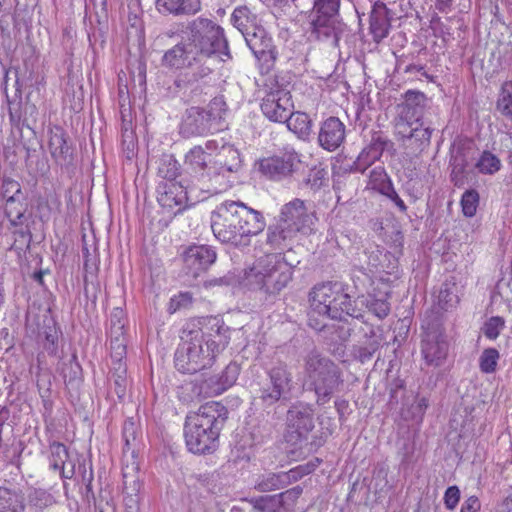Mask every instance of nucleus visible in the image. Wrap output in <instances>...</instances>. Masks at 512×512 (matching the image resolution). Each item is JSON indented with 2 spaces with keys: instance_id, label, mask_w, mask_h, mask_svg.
I'll return each instance as SVG.
<instances>
[{
  "instance_id": "2f4dec72",
  "label": "nucleus",
  "mask_w": 512,
  "mask_h": 512,
  "mask_svg": "<svg viewBox=\"0 0 512 512\" xmlns=\"http://www.w3.org/2000/svg\"><path fill=\"white\" fill-rule=\"evenodd\" d=\"M117 336L110 340L111 349V377L127 378V367L123 359L126 356V344L121 338V326L116 329Z\"/></svg>"
},
{
  "instance_id": "79ce46f5",
  "label": "nucleus",
  "mask_w": 512,
  "mask_h": 512,
  "mask_svg": "<svg viewBox=\"0 0 512 512\" xmlns=\"http://www.w3.org/2000/svg\"><path fill=\"white\" fill-rule=\"evenodd\" d=\"M158 174L167 182H175L180 174V164L172 155H165L160 160Z\"/></svg>"
},
{
  "instance_id": "8fccbe9b",
  "label": "nucleus",
  "mask_w": 512,
  "mask_h": 512,
  "mask_svg": "<svg viewBox=\"0 0 512 512\" xmlns=\"http://www.w3.org/2000/svg\"><path fill=\"white\" fill-rule=\"evenodd\" d=\"M29 501L39 509L48 508L56 503L54 496L41 488H36L29 494Z\"/></svg>"
},
{
  "instance_id": "dca6fc26",
  "label": "nucleus",
  "mask_w": 512,
  "mask_h": 512,
  "mask_svg": "<svg viewBox=\"0 0 512 512\" xmlns=\"http://www.w3.org/2000/svg\"><path fill=\"white\" fill-rule=\"evenodd\" d=\"M278 219L293 228L295 233L303 235L311 233L314 224V216L307 211L305 202L298 198L282 207Z\"/></svg>"
},
{
  "instance_id": "6e6552de",
  "label": "nucleus",
  "mask_w": 512,
  "mask_h": 512,
  "mask_svg": "<svg viewBox=\"0 0 512 512\" xmlns=\"http://www.w3.org/2000/svg\"><path fill=\"white\" fill-rule=\"evenodd\" d=\"M214 361V354L204 345L201 331L196 330H190L182 337L174 355L175 367L183 374H195L210 368Z\"/></svg>"
},
{
  "instance_id": "20e7f679",
  "label": "nucleus",
  "mask_w": 512,
  "mask_h": 512,
  "mask_svg": "<svg viewBox=\"0 0 512 512\" xmlns=\"http://www.w3.org/2000/svg\"><path fill=\"white\" fill-rule=\"evenodd\" d=\"M225 407L208 402L186 416L184 437L188 450L194 454H210L219 445V435L225 421Z\"/></svg>"
},
{
  "instance_id": "09e8293b",
  "label": "nucleus",
  "mask_w": 512,
  "mask_h": 512,
  "mask_svg": "<svg viewBox=\"0 0 512 512\" xmlns=\"http://www.w3.org/2000/svg\"><path fill=\"white\" fill-rule=\"evenodd\" d=\"M504 328V318L501 316H492L484 322L481 331L489 340H496Z\"/></svg>"
},
{
  "instance_id": "3c124183",
  "label": "nucleus",
  "mask_w": 512,
  "mask_h": 512,
  "mask_svg": "<svg viewBox=\"0 0 512 512\" xmlns=\"http://www.w3.org/2000/svg\"><path fill=\"white\" fill-rule=\"evenodd\" d=\"M479 204V194L476 190H467L461 198V206L463 214L467 217H472L476 214Z\"/></svg>"
},
{
  "instance_id": "cd10ccee",
  "label": "nucleus",
  "mask_w": 512,
  "mask_h": 512,
  "mask_svg": "<svg viewBox=\"0 0 512 512\" xmlns=\"http://www.w3.org/2000/svg\"><path fill=\"white\" fill-rule=\"evenodd\" d=\"M240 365L236 362L229 363L220 376H213L204 382L206 392L211 395H219L230 388L238 379Z\"/></svg>"
},
{
  "instance_id": "0e129e2a",
  "label": "nucleus",
  "mask_w": 512,
  "mask_h": 512,
  "mask_svg": "<svg viewBox=\"0 0 512 512\" xmlns=\"http://www.w3.org/2000/svg\"><path fill=\"white\" fill-rule=\"evenodd\" d=\"M480 501L476 496H470L462 505L461 512H479Z\"/></svg>"
},
{
  "instance_id": "a878e982",
  "label": "nucleus",
  "mask_w": 512,
  "mask_h": 512,
  "mask_svg": "<svg viewBox=\"0 0 512 512\" xmlns=\"http://www.w3.org/2000/svg\"><path fill=\"white\" fill-rule=\"evenodd\" d=\"M233 174L235 173L214 161L206 171V177L201 178L199 182L206 185L209 192L220 193L231 187Z\"/></svg>"
},
{
  "instance_id": "2eb2a0df",
  "label": "nucleus",
  "mask_w": 512,
  "mask_h": 512,
  "mask_svg": "<svg viewBox=\"0 0 512 512\" xmlns=\"http://www.w3.org/2000/svg\"><path fill=\"white\" fill-rule=\"evenodd\" d=\"M243 37L254 56L263 62L266 69H270L277 59V51L272 37L264 27L258 25L251 31L246 32Z\"/></svg>"
},
{
  "instance_id": "473e14b6",
  "label": "nucleus",
  "mask_w": 512,
  "mask_h": 512,
  "mask_svg": "<svg viewBox=\"0 0 512 512\" xmlns=\"http://www.w3.org/2000/svg\"><path fill=\"white\" fill-rule=\"evenodd\" d=\"M296 236L293 228L278 219L276 224L268 227L267 243L275 250H283L290 246Z\"/></svg>"
},
{
  "instance_id": "774afa93",
  "label": "nucleus",
  "mask_w": 512,
  "mask_h": 512,
  "mask_svg": "<svg viewBox=\"0 0 512 512\" xmlns=\"http://www.w3.org/2000/svg\"><path fill=\"white\" fill-rule=\"evenodd\" d=\"M496 512H512V496H508L498 505Z\"/></svg>"
},
{
  "instance_id": "37998d69",
  "label": "nucleus",
  "mask_w": 512,
  "mask_h": 512,
  "mask_svg": "<svg viewBox=\"0 0 512 512\" xmlns=\"http://www.w3.org/2000/svg\"><path fill=\"white\" fill-rule=\"evenodd\" d=\"M368 178V186L381 194H383L392 185L390 178L382 166L374 167L370 171Z\"/></svg>"
},
{
  "instance_id": "f704fd0d",
  "label": "nucleus",
  "mask_w": 512,
  "mask_h": 512,
  "mask_svg": "<svg viewBox=\"0 0 512 512\" xmlns=\"http://www.w3.org/2000/svg\"><path fill=\"white\" fill-rule=\"evenodd\" d=\"M230 21L243 36L259 25L257 15L247 5L235 7Z\"/></svg>"
},
{
  "instance_id": "6ab92c4d",
  "label": "nucleus",
  "mask_w": 512,
  "mask_h": 512,
  "mask_svg": "<svg viewBox=\"0 0 512 512\" xmlns=\"http://www.w3.org/2000/svg\"><path fill=\"white\" fill-rule=\"evenodd\" d=\"M314 410L303 402L293 404L287 411V427L296 438L306 436L314 428Z\"/></svg>"
},
{
  "instance_id": "a211bd4d",
  "label": "nucleus",
  "mask_w": 512,
  "mask_h": 512,
  "mask_svg": "<svg viewBox=\"0 0 512 512\" xmlns=\"http://www.w3.org/2000/svg\"><path fill=\"white\" fill-rule=\"evenodd\" d=\"M216 251L208 245H192L183 253V265L187 275L197 278L216 261Z\"/></svg>"
},
{
  "instance_id": "412c9836",
  "label": "nucleus",
  "mask_w": 512,
  "mask_h": 512,
  "mask_svg": "<svg viewBox=\"0 0 512 512\" xmlns=\"http://www.w3.org/2000/svg\"><path fill=\"white\" fill-rule=\"evenodd\" d=\"M205 109L200 107L188 108L180 124V133L184 137L202 136L215 130V127L209 121Z\"/></svg>"
},
{
  "instance_id": "7c9ffc66",
  "label": "nucleus",
  "mask_w": 512,
  "mask_h": 512,
  "mask_svg": "<svg viewBox=\"0 0 512 512\" xmlns=\"http://www.w3.org/2000/svg\"><path fill=\"white\" fill-rule=\"evenodd\" d=\"M209 157L210 154L200 145L194 146L185 155L184 164L198 181L206 177V171L210 166Z\"/></svg>"
},
{
  "instance_id": "a19ab883",
  "label": "nucleus",
  "mask_w": 512,
  "mask_h": 512,
  "mask_svg": "<svg viewBox=\"0 0 512 512\" xmlns=\"http://www.w3.org/2000/svg\"><path fill=\"white\" fill-rule=\"evenodd\" d=\"M209 121L215 127V130L221 129V122L227 113V104L223 96L214 97L205 109Z\"/></svg>"
},
{
  "instance_id": "4c0bfd02",
  "label": "nucleus",
  "mask_w": 512,
  "mask_h": 512,
  "mask_svg": "<svg viewBox=\"0 0 512 512\" xmlns=\"http://www.w3.org/2000/svg\"><path fill=\"white\" fill-rule=\"evenodd\" d=\"M289 483L287 473H266L259 476L255 482V489L259 492H269L284 488Z\"/></svg>"
},
{
  "instance_id": "f3484780",
  "label": "nucleus",
  "mask_w": 512,
  "mask_h": 512,
  "mask_svg": "<svg viewBox=\"0 0 512 512\" xmlns=\"http://www.w3.org/2000/svg\"><path fill=\"white\" fill-rule=\"evenodd\" d=\"M197 331H201L204 345L214 354V359L228 346L230 342V328L217 317L204 320V324Z\"/></svg>"
},
{
  "instance_id": "393cba45",
  "label": "nucleus",
  "mask_w": 512,
  "mask_h": 512,
  "mask_svg": "<svg viewBox=\"0 0 512 512\" xmlns=\"http://www.w3.org/2000/svg\"><path fill=\"white\" fill-rule=\"evenodd\" d=\"M367 265L372 273L393 274L398 268V260L388 251L374 245L365 251Z\"/></svg>"
},
{
  "instance_id": "a18cd8bd",
  "label": "nucleus",
  "mask_w": 512,
  "mask_h": 512,
  "mask_svg": "<svg viewBox=\"0 0 512 512\" xmlns=\"http://www.w3.org/2000/svg\"><path fill=\"white\" fill-rule=\"evenodd\" d=\"M497 109L502 115L512 120V81L505 82L497 100Z\"/></svg>"
},
{
  "instance_id": "ea45409f",
  "label": "nucleus",
  "mask_w": 512,
  "mask_h": 512,
  "mask_svg": "<svg viewBox=\"0 0 512 512\" xmlns=\"http://www.w3.org/2000/svg\"><path fill=\"white\" fill-rule=\"evenodd\" d=\"M219 165L228 171L237 173L241 168V157L239 151L231 145H223L215 160Z\"/></svg>"
},
{
  "instance_id": "bf43d9fd",
  "label": "nucleus",
  "mask_w": 512,
  "mask_h": 512,
  "mask_svg": "<svg viewBox=\"0 0 512 512\" xmlns=\"http://www.w3.org/2000/svg\"><path fill=\"white\" fill-rule=\"evenodd\" d=\"M302 492L303 489L300 486H295L289 490H286L285 492L280 493L279 495H276V498L280 500V504H285L289 501L294 502L300 497Z\"/></svg>"
},
{
  "instance_id": "69168bd1",
  "label": "nucleus",
  "mask_w": 512,
  "mask_h": 512,
  "mask_svg": "<svg viewBox=\"0 0 512 512\" xmlns=\"http://www.w3.org/2000/svg\"><path fill=\"white\" fill-rule=\"evenodd\" d=\"M324 179L323 170L317 169L313 170L307 179V183L311 185L312 188H319L322 185Z\"/></svg>"
},
{
  "instance_id": "338daca9",
  "label": "nucleus",
  "mask_w": 512,
  "mask_h": 512,
  "mask_svg": "<svg viewBox=\"0 0 512 512\" xmlns=\"http://www.w3.org/2000/svg\"><path fill=\"white\" fill-rule=\"evenodd\" d=\"M45 338L47 341V344L45 345V349L51 354L55 353V351H56L55 343L58 338L57 332L56 331L46 332Z\"/></svg>"
},
{
  "instance_id": "72a5a7b5",
  "label": "nucleus",
  "mask_w": 512,
  "mask_h": 512,
  "mask_svg": "<svg viewBox=\"0 0 512 512\" xmlns=\"http://www.w3.org/2000/svg\"><path fill=\"white\" fill-rule=\"evenodd\" d=\"M312 35L318 40H330L333 44H337L338 32L335 27V16L317 14L312 21Z\"/></svg>"
},
{
  "instance_id": "c85d7f7f",
  "label": "nucleus",
  "mask_w": 512,
  "mask_h": 512,
  "mask_svg": "<svg viewBox=\"0 0 512 512\" xmlns=\"http://www.w3.org/2000/svg\"><path fill=\"white\" fill-rule=\"evenodd\" d=\"M48 147L51 156L56 162L68 163L72 156L71 147L67 143L66 133L60 126H54L49 129Z\"/></svg>"
},
{
  "instance_id": "603ef678",
  "label": "nucleus",
  "mask_w": 512,
  "mask_h": 512,
  "mask_svg": "<svg viewBox=\"0 0 512 512\" xmlns=\"http://www.w3.org/2000/svg\"><path fill=\"white\" fill-rule=\"evenodd\" d=\"M459 302L457 294L453 291V287L444 285L438 294V305L443 310H449L455 307Z\"/></svg>"
},
{
  "instance_id": "423d86ee",
  "label": "nucleus",
  "mask_w": 512,
  "mask_h": 512,
  "mask_svg": "<svg viewBox=\"0 0 512 512\" xmlns=\"http://www.w3.org/2000/svg\"><path fill=\"white\" fill-rule=\"evenodd\" d=\"M292 278L291 268L280 254H268L258 258L244 271L242 283L250 290L265 294L279 293Z\"/></svg>"
},
{
  "instance_id": "c756f323",
  "label": "nucleus",
  "mask_w": 512,
  "mask_h": 512,
  "mask_svg": "<svg viewBox=\"0 0 512 512\" xmlns=\"http://www.w3.org/2000/svg\"><path fill=\"white\" fill-rule=\"evenodd\" d=\"M50 466L53 470L60 471L65 479H71L75 474V464L69 461L67 447L60 442L50 445Z\"/></svg>"
},
{
  "instance_id": "9d476101",
  "label": "nucleus",
  "mask_w": 512,
  "mask_h": 512,
  "mask_svg": "<svg viewBox=\"0 0 512 512\" xmlns=\"http://www.w3.org/2000/svg\"><path fill=\"white\" fill-rule=\"evenodd\" d=\"M396 134L406 147H428L433 129L419 116L415 107L406 104L395 123Z\"/></svg>"
},
{
  "instance_id": "39448f33",
  "label": "nucleus",
  "mask_w": 512,
  "mask_h": 512,
  "mask_svg": "<svg viewBox=\"0 0 512 512\" xmlns=\"http://www.w3.org/2000/svg\"><path fill=\"white\" fill-rule=\"evenodd\" d=\"M303 373L305 384L316 394L318 405L328 403L344 383L339 365L317 350L304 356Z\"/></svg>"
},
{
  "instance_id": "13d9d810",
  "label": "nucleus",
  "mask_w": 512,
  "mask_h": 512,
  "mask_svg": "<svg viewBox=\"0 0 512 512\" xmlns=\"http://www.w3.org/2000/svg\"><path fill=\"white\" fill-rule=\"evenodd\" d=\"M427 407H428V402L425 398L417 399L411 406L412 415L411 416L405 415V418L406 419L411 418V419H414L417 421L421 420Z\"/></svg>"
},
{
  "instance_id": "bb28decb",
  "label": "nucleus",
  "mask_w": 512,
  "mask_h": 512,
  "mask_svg": "<svg viewBox=\"0 0 512 512\" xmlns=\"http://www.w3.org/2000/svg\"><path fill=\"white\" fill-rule=\"evenodd\" d=\"M155 6L164 16H190L201 10V0H156Z\"/></svg>"
},
{
  "instance_id": "680f3d73",
  "label": "nucleus",
  "mask_w": 512,
  "mask_h": 512,
  "mask_svg": "<svg viewBox=\"0 0 512 512\" xmlns=\"http://www.w3.org/2000/svg\"><path fill=\"white\" fill-rule=\"evenodd\" d=\"M114 384V392L118 396L119 400H122L126 395V390L128 387V379L127 378H118L111 377Z\"/></svg>"
},
{
  "instance_id": "1a4fd4ad",
  "label": "nucleus",
  "mask_w": 512,
  "mask_h": 512,
  "mask_svg": "<svg viewBox=\"0 0 512 512\" xmlns=\"http://www.w3.org/2000/svg\"><path fill=\"white\" fill-rule=\"evenodd\" d=\"M288 83L277 75L269 77L265 84L266 93L262 99V113L270 121L284 123L294 108Z\"/></svg>"
},
{
  "instance_id": "aec40b11",
  "label": "nucleus",
  "mask_w": 512,
  "mask_h": 512,
  "mask_svg": "<svg viewBox=\"0 0 512 512\" xmlns=\"http://www.w3.org/2000/svg\"><path fill=\"white\" fill-rule=\"evenodd\" d=\"M187 186L182 182H165L158 187V203L164 209L177 214L186 206Z\"/></svg>"
},
{
  "instance_id": "4be33fe9",
  "label": "nucleus",
  "mask_w": 512,
  "mask_h": 512,
  "mask_svg": "<svg viewBox=\"0 0 512 512\" xmlns=\"http://www.w3.org/2000/svg\"><path fill=\"white\" fill-rule=\"evenodd\" d=\"M346 127L339 118L331 116L321 123L318 143L327 151H335L344 142Z\"/></svg>"
},
{
  "instance_id": "6e6d98bb",
  "label": "nucleus",
  "mask_w": 512,
  "mask_h": 512,
  "mask_svg": "<svg viewBox=\"0 0 512 512\" xmlns=\"http://www.w3.org/2000/svg\"><path fill=\"white\" fill-rule=\"evenodd\" d=\"M122 152L124 156L131 160L135 155L137 151L135 137L132 133V131H129L125 129V131L122 134Z\"/></svg>"
},
{
  "instance_id": "ddd939ff",
  "label": "nucleus",
  "mask_w": 512,
  "mask_h": 512,
  "mask_svg": "<svg viewBox=\"0 0 512 512\" xmlns=\"http://www.w3.org/2000/svg\"><path fill=\"white\" fill-rule=\"evenodd\" d=\"M2 204L4 206L5 215L10 225L14 228L13 233L17 236L15 244L19 242L20 248H22V246L28 248L31 243L32 235L29 226L31 215L27 213L28 204L26 196L14 198Z\"/></svg>"
},
{
  "instance_id": "0eeeda50",
  "label": "nucleus",
  "mask_w": 512,
  "mask_h": 512,
  "mask_svg": "<svg viewBox=\"0 0 512 512\" xmlns=\"http://www.w3.org/2000/svg\"><path fill=\"white\" fill-rule=\"evenodd\" d=\"M123 491L126 494V505L132 507L137 503V494L140 491L141 483L138 475L139 464L136 460L139 446V427L137 423L129 418L123 425Z\"/></svg>"
},
{
  "instance_id": "49530a36",
  "label": "nucleus",
  "mask_w": 512,
  "mask_h": 512,
  "mask_svg": "<svg viewBox=\"0 0 512 512\" xmlns=\"http://www.w3.org/2000/svg\"><path fill=\"white\" fill-rule=\"evenodd\" d=\"M500 358L499 351L495 348H486L479 357V368L482 373H494Z\"/></svg>"
},
{
  "instance_id": "5701e85b",
  "label": "nucleus",
  "mask_w": 512,
  "mask_h": 512,
  "mask_svg": "<svg viewBox=\"0 0 512 512\" xmlns=\"http://www.w3.org/2000/svg\"><path fill=\"white\" fill-rule=\"evenodd\" d=\"M387 142V139L380 133H374L370 143L362 149L357 159L354 161L352 170L364 173L375 161L380 159Z\"/></svg>"
},
{
  "instance_id": "7ed1b4c3",
  "label": "nucleus",
  "mask_w": 512,
  "mask_h": 512,
  "mask_svg": "<svg viewBox=\"0 0 512 512\" xmlns=\"http://www.w3.org/2000/svg\"><path fill=\"white\" fill-rule=\"evenodd\" d=\"M308 324L321 331L326 319L342 320L344 315L362 318L361 309L353 306L351 297L340 282L315 285L309 294Z\"/></svg>"
},
{
  "instance_id": "f257e3e1",
  "label": "nucleus",
  "mask_w": 512,
  "mask_h": 512,
  "mask_svg": "<svg viewBox=\"0 0 512 512\" xmlns=\"http://www.w3.org/2000/svg\"><path fill=\"white\" fill-rule=\"evenodd\" d=\"M186 36L166 50L161 64L170 70L187 71L175 81L178 87L205 83L212 73L210 59L215 54L228 55L224 30L208 18L198 17L186 25Z\"/></svg>"
},
{
  "instance_id": "5fc2aeb1",
  "label": "nucleus",
  "mask_w": 512,
  "mask_h": 512,
  "mask_svg": "<svg viewBox=\"0 0 512 512\" xmlns=\"http://www.w3.org/2000/svg\"><path fill=\"white\" fill-rule=\"evenodd\" d=\"M254 509L257 512H276L277 507L280 505V500L275 496H265L255 499L253 501Z\"/></svg>"
},
{
  "instance_id": "e433bc0d",
  "label": "nucleus",
  "mask_w": 512,
  "mask_h": 512,
  "mask_svg": "<svg viewBox=\"0 0 512 512\" xmlns=\"http://www.w3.org/2000/svg\"><path fill=\"white\" fill-rule=\"evenodd\" d=\"M287 128L296 134L300 139L306 140L312 131V121L308 114L304 112H293L288 120H285Z\"/></svg>"
},
{
  "instance_id": "de8ad7c7",
  "label": "nucleus",
  "mask_w": 512,
  "mask_h": 512,
  "mask_svg": "<svg viewBox=\"0 0 512 512\" xmlns=\"http://www.w3.org/2000/svg\"><path fill=\"white\" fill-rule=\"evenodd\" d=\"M1 201L6 202L14 198L25 196L18 181L11 178H4L0 187Z\"/></svg>"
},
{
  "instance_id": "052dcab7",
  "label": "nucleus",
  "mask_w": 512,
  "mask_h": 512,
  "mask_svg": "<svg viewBox=\"0 0 512 512\" xmlns=\"http://www.w3.org/2000/svg\"><path fill=\"white\" fill-rule=\"evenodd\" d=\"M121 316H122V310L115 309L114 312L112 313L111 319H110V322H111V332L110 333H111V339L115 338L117 336L115 331L119 326H121V338L125 342L124 334H123L124 324L121 322Z\"/></svg>"
},
{
  "instance_id": "c03bdc74",
  "label": "nucleus",
  "mask_w": 512,
  "mask_h": 512,
  "mask_svg": "<svg viewBox=\"0 0 512 512\" xmlns=\"http://www.w3.org/2000/svg\"><path fill=\"white\" fill-rule=\"evenodd\" d=\"M475 167L482 174L492 175L500 170L501 161L490 151H484L476 162Z\"/></svg>"
},
{
  "instance_id": "f03ea898",
  "label": "nucleus",
  "mask_w": 512,
  "mask_h": 512,
  "mask_svg": "<svg viewBox=\"0 0 512 512\" xmlns=\"http://www.w3.org/2000/svg\"><path fill=\"white\" fill-rule=\"evenodd\" d=\"M265 226L262 213L240 201H225L211 214L214 236L234 246L247 245L249 237L261 233Z\"/></svg>"
},
{
  "instance_id": "864d4df0",
  "label": "nucleus",
  "mask_w": 512,
  "mask_h": 512,
  "mask_svg": "<svg viewBox=\"0 0 512 512\" xmlns=\"http://www.w3.org/2000/svg\"><path fill=\"white\" fill-rule=\"evenodd\" d=\"M340 7V0H314L313 8L318 15L336 16Z\"/></svg>"
},
{
  "instance_id": "4468645a",
  "label": "nucleus",
  "mask_w": 512,
  "mask_h": 512,
  "mask_svg": "<svg viewBox=\"0 0 512 512\" xmlns=\"http://www.w3.org/2000/svg\"><path fill=\"white\" fill-rule=\"evenodd\" d=\"M300 163L299 155L293 147L286 146L279 154L260 161V171L271 179H281L291 175Z\"/></svg>"
},
{
  "instance_id": "9b49d317",
  "label": "nucleus",
  "mask_w": 512,
  "mask_h": 512,
  "mask_svg": "<svg viewBox=\"0 0 512 512\" xmlns=\"http://www.w3.org/2000/svg\"><path fill=\"white\" fill-rule=\"evenodd\" d=\"M269 383L260 390V400L263 405L270 407L281 399L289 398L293 388V376L288 366L278 363L267 372Z\"/></svg>"
},
{
  "instance_id": "c9c22d12",
  "label": "nucleus",
  "mask_w": 512,
  "mask_h": 512,
  "mask_svg": "<svg viewBox=\"0 0 512 512\" xmlns=\"http://www.w3.org/2000/svg\"><path fill=\"white\" fill-rule=\"evenodd\" d=\"M26 503L20 491L0 488V512H24Z\"/></svg>"
},
{
  "instance_id": "f8f14e48",
  "label": "nucleus",
  "mask_w": 512,
  "mask_h": 512,
  "mask_svg": "<svg viewBox=\"0 0 512 512\" xmlns=\"http://www.w3.org/2000/svg\"><path fill=\"white\" fill-rule=\"evenodd\" d=\"M422 327L425 331L421 341V354L425 364L440 367L444 364L449 350L444 330L438 323H428Z\"/></svg>"
},
{
  "instance_id": "b1692460",
  "label": "nucleus",
  "mask_w": 512,
  "mask_h": 512,
  "mask_svg": "<svg viewBox=\"0 0 512 512\" xmlns=\"http://www.w3.org/2000/svg\"><path fill=\"white\" fill-rule=\"evenodd\" d=\"M391 13L382 2L374 3L369 17V31L377 43L386 38L391 29Z\"/></svg>"
},
{
  "instance_id": "4d7b16f0",
  "label": "nucleus",
  "mask_w": 512,
  "mask_h": 512,
  "mask_svg": "<svg viewBox=\"0 0 512 512\" xmlns=\"http://www.w3.org/2000/svg\"><path fill=\"white\" fill-rule=\"evenodd\" d=\"M460 500V490L457 486H450L444 494V503L448 510H453Z\"/></svg>"
},
{
  "instance_id": "e2e57ef3",
  "label": "nucleus",
  "mask_w": 512,
  "mask_h": 512,
  "mask_svg": "<svg viewBox=\"0 0 512 512\" xmlns=\"http://www.w3.org/2000/svg\"><path fill=\"white\" fill-rule=\"evenodd\" d=\"M386 197H388L394 204L400 209L402 212H406L407 206L404 201L399 197L398 193L395 191L393 185H391L384 193Z\"/></svg>"
},
{
  "instance_id": "58836bf2",
  "label": "nucleus",
  "mask_w": 512,
  "mask_h": 512,
  "mask_svg": "<svg viewBox=\"0 0 512 512\" xmlns=\"http://www.w3.org/2000/svg\"><path fill=\"white\" fill-rule=\"evenodd\" d=\"M353 306L362 309L366 307L370 312H372L379 319L385 318L390 311V305L386 300L383 299H375L373 297H358L356 300L352 301ZM363 314V310H361Z\"/></svg>"
}]
</instances>
